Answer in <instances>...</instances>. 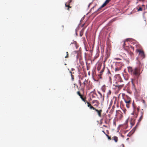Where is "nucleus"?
<instances>
[{"label": "nucleus", "mask_w": 147, "mask_h": 147, "mask_svg": "<svg viewBox=\"0 0 147 147\" xmlns=\"http://www.w3.org/2000/svg\"><path fill=\"white\" fill-rule=\"evenodd\" d=\"M128 69L129 73H130L131 75L136 76L137 78L139 77L143 71V69H142L141 71V68L139 67H136L134 68L129 67L128 68Z\"/></svg>", "instance_id": "nucleus-1"}, {"label": "nucleus", "mask_w": 147, "mask_h": 147, "mask_svg": "<svg viewBox=\"0 0 147 147\" xmlns=\"http://www.w3.org/2000/svg\"><path fill=\"white\" fill-rule=\"evenodd\" d=\"M96 101L93 100L92 101V106L93 105V104H94V103ZM92 110H94V111L96 112L98 114V115L99 117L101 116V114H100V111H99L98 110L96 109L94 107L92 106Z\"/></svg>", "instance_id": "nucleus-2"}, {"label": "nucleus", "mask_w": 147, "mask_h": 147, "mask_svg": "<svg viewBox=\"0 0 147 147\" xmlns=\"http://www.w3.org/2000/svg\"><path fill=\"white\" fill-rule=\"evenodd\" d=\"M138 51L139 52V55L142 57V59L145 58V55L143 51L138 50Z\"/></svg>", "instance_id": "nucleus-3"}, {"label": "nucleus", "mask_w": 147, "mask_h": 147, "mask_svg": "<svg viewBox=\"0 0 147 147\" xmlns=\"http://www.w3.org/2000/svg\"><path fill=\"white\" fill-rule=\"evenodd\" d=\"M138 125V123L136 126L134 127L129 132V134L131 133V135L133 134L135 132V131L136 130V128Z\"/></svg>", "instance_id": "nucleus-4"}, {"label": "nucleus", "mask_w": 147, "mask_h": 147, "mask_svg": "<svg viewBox=\"0 0 147 147\" xmlns=\"http://www.w3.org/2000/svg\"><path fill=\"white\" fill-rule=\"evenodd\" d=\"M71 0H69V1L67 2L65 4V6L67 7V9L68 10H69V8L71 7L69 6V3L71 2Z\"/></svg>", "instance_id": "nucleus-5"}, {"label": "nucleus", "mask_w": 147, "mask_h": 147, "mask_svg": "<svg viewBox=\"0 0 147 147\" xmlns=\"http://www.w3.org/2000/svg\"><path fill=\"white\" fill-rule=\"evenodd\" d=\"M80 97L81 98L83 101H84V102H85L86 101V98L85 97H84V95H82L80 96Z\"/></svg>", "instance_id": "nucleus-6"}, {"label": "nucleus", "mask_w": 147, "mask_h": 147, "mask_svg": "<svg viewBox=\"0 0 147 147\" xmlns=\"http://www.w3.org/2000/svg\"><path fill=\"white\" fill-rule=\"evenodd\" d=\"M106 5V4L105 3H104L99 8H98L97 10L98 11L100 10V9L105 7Z\"/></svg>", "instance_id": "nucleus-7"}, {"label": "nucleus", "mask_w": 147, "mask_h": 147, "mask_svg": "<svg viewBox=\"0 0 147 147\" xmlns=\"http://www.w3.org/2000/svg\"><path fill=\"white\" fill-rule=\"evenodd\" d=\"M84 30V29L83 28L80 32V36H82L83 35Z\"/></svg>", "instance_id": "nucleus-8"}, {"label": "nucleus", "mask_w": 147, "mask_h": 147, "mask_svg": "<svg viewBox=\"0 0 147 147\" xmlns=\"http://www.w3.org/2000/svg\"><path fill=\"white\" fill-rule=\"evenodd\" d=\"M86 102L87 103V106H88V107H89L90 108V109H92V106L88 102H86Z\"/></svg>", "instance_id": "nucleus-9"}, {"label": "nucleus", "mask_w": 147, "mask_h": 147, "mask_svg": "<svg viewBox=\"0 0 147 147\" xmlns=\"http://www.w3.org/2000/svg\"><path fill=\"white\" fill-rule=\"evenodd\" d=\"M113 140L115 142H117L118 141V138L117 136H114L113 138Z\"/></svg>", "instance_id": "nucleus-10"}, {"label": "nucleus", "mask_w": 147, "mask_h": 147, "mask_svg": "<svg viewBox=\"0 0 147 147\" xmlns=\"http://www.w3.org/2000/svg\"><path fill=\"white\" fill-rule=\"evenodd\" d=\"M124 100L125 103L127 104L129 103L130 102V100H129L128 101H126V100L125 99H124Z\"/></svg>", "instance_id": "nucleus-11"}, {"label": "nucleus", "mask_w": 147, "mask_h": 147, "mask_svg": "<svg viewBox=\"0 0 147 147\" xmlns=\"http://www.w3.org/2000/svg\"><path fill=\"white\" fill-rule=\"evenodd\" d=\"M131 40H132V38H127L125 40V41H128V40H129V41L130 42H131Z\"/></svg>", "instance_id": "nucleus-12"}, {"label": "nucleus", "mask_w": 147, "mask_h": 147, "mask_svg": "<svg viewBox=\"0 0 147 147\" xmlns=\"http://www.w3.org/2000/svg\"><path fill=\"white\" fill-rule=\"evenodd\" d=\"M69 72H70V74H71V78L72 80H73L74 79V76L73 75H72V73L71 71H70Z\"/></svg>", "instance_id": "nucleus-13"}, {"label": "nucleus", "mask_w": 147, "mask_h": 147, "mask_svg": "<svg viewBox=\"0 0 147 147\" xmlns=\"http://www.w3.org/2000/svg\"><path fill=\"white\" fill-rule=\"evenodd\" d=\"M111 0H106L104 2L106 5L108 4Z\"/></svg>", "instance_id": "nucleus-14"}, {"label": "nucleus", "mask_w": 147, "mask_h": 147, "mask_svg": "<svg viewBox=\"0 0 147 147\" xmlns=\"http://www.w3.org/2000/svg\"><path fill=\"white\" fill-rule=\"evenodd\" d=\"M105 68V65H104L103 69L101 70V71L100 72V73L101 74L104 71Z\"/></svg>", "instance_id": "nucleus-15"}, {"label": "nucleus", "mask_w": 147, "mask_h": 147, "mask_svg": "<svg viewBox=\"0 0 147 147\" xmlns=\"http://www.w3.org/2000/svg\"><path fill=\"white\" fill-rule=\"evenodd\" d=\"M142 116H141L140 117L139 119L138 120V123L140 122V121H141V119H142Z\"/></svg>", "instance_id": "nucleus-16"}, {"label": "nucleus", "mask_w": 147, "mask_h": 147, "mask_svg": "<svg viewBox=\"0 0 147 147\" xmlns=\"http://www.w3.org/2000/svg\"><path fill=\"white\" fill-rule=\"evenodd\" d=\"M125 45V42H124L123 45V47L124 48V50H126V51H127V50L125 48V47L124 46Z\"/></svg>", "instance_id": "nucleus-17"}, {"label": "nucleus", "mask_w": 147, "mask_h": 147, "mask_svg": "<svg viewBox=\"0 0 147 147\" xmlns=\"http://www.w3.org/2000/svg\"><path fill=\"white\" fill-rule=\"evenodd\" d=\"M106 136L107 137L108 139L109 140H110L111 139V137H109L108 135L106 134Z\"/></svg>", "instance_id": "nucleus-18"}, {"label": "nucleus", "mask_w": 147, "mask_h": 147, "mask_svg": "<svg viewBox=\"0 0 147 147\" xmlns=\"http://www.w3.org/2000/svg\"><path fill=\"white\" fill-rule=\"evenodd\" d=\"M67 55L65 57V58H67L68 57V53L67 52H66Z\"/></svg>", "instance_id": "nucleus-19"}, {"label": "nucleus", "mask_w": 147, "mask_h": 147, "mask_svg": "<svg viewBox=\"0 0 147 147\" xmlns=\"http://www.w3.org/2000/svg\"><path fill=\"white\" fill-rule=\"evenodd\" d=\"M142 8L141 7H140L138 9V11H142Z\"/></svg>", "instance_id": "nucleus-20"}, {"label": "nucleus", "mask_w": 147, "mask_h": 147, "mask_svg": "<svg viewBox=\"0 0 147 147\" xmlns=\"http://www.w3.org/2000/svg\"><path fill=\"white\" fill-rule=\"evenodd\" d=\"M77 94L78 95L80 96L81 95H82V94H80V91H78V92H77Z\"/></svg>", "instance_id": "nucleus-21"}, {"label": "nucleus", "mask_w": 147, "mask_h": 147, "mask_svg": "<svg viewBox=\"0 0 147 147\" xmlns=\"http://www.w3.org/2000/svg\"><path fill=\"white\" fill-rule=\"evenodd\" d=\"M130 124L131 125V128L134 125V124L133 123L131 122H130Z\"/></svg>", "instance_id": "nucleus-22"}, {"label": "nucleus", "mask_w": 147, "mask_h": 147, "mask_svg": "<svg viewBox=\"0 0 147 147\" xmlns=\"http://www.w3.org/2000/svg\"><path fill=\"white\" fill-rule=\"evenodd\" d=\"M87 82V81H86V80H85L83 84H84V86H85V85H86V83Z\"/></svg>", "instance_id": "nucleus-23"}, {"label": "nucleus", "mask_w": 147, "mask_h": 147, "mask_svg": "<svg viewBox=\"0 0 147 147\" xmlns=\"http://www.w3.org/2000/svg\"><path fill=\"white\" fill-rule=\"evenodd\" d=\"M98 93L100 95V97H102V95L100 93V92H98Z\"/></svg>", "instance_id": "nucleus-24"}, {"label": "nucleus", "mask_w": 147, "mask_h": 147, "mask_svg": "<svg viewBox=\"0 0 147 147\" xmlns=\"http://www.w3.org/2000/svg\"><path fill=\"white\" fill-rule=\"evenodd\" d=\"M126 106L127 107V108H129V106L127 104L126 105Z\"/></svg>", "instance_id": "nucleus-25"}, {"label": "nucleus", "mask_w": 147, "mask_h": 147, "mask_svg": "<svg viewBox=\"0 0 147 147\" xmlns=\"http://www.w3.org/2000/svg\"><path fill=\"white\" fill-rule=\"evenodd\" d=\"M78 30L77 29V28L76 29V35H77V31Z\"/></svg>", "instance_id": "nucleus-26"}, {"label": "nucleus", "mask_w": 147, "mask_h": 147, "mask_svg": "<svg viewBox=\"0 0 147 147\" xmlns=\"http://www.w3.org/2000/svg\"><path fill=\"white\" fill-rule=\"evenodd\" d=\"M128 122V119H127V120H126L125 123H126L127 124V123Z\"/></svg>", "instance_id": "nucleus-27"}, {"label": "nucleus", "mask_w": 147, "mask_h": 147, "mask_svg": "<svg viewBox=\"0 0 147 147\" xmlns=\"http://www.w3.org/2000/svg\"><path fill=\"white\" fill-rule=\"evenodd\" d=\"M93 105L95 106V107H97L98 106V105L96 104H94Z\"/></svg>", "instance_id": "nucleus-28"}, {"label": "nucleus", "mask_w": 147, "mask_h": 147, "mask_svg": "<svg viewBox=\"0 0 147 147\" xmlns=\"http://www.w3.org/2000/svg\"><path fill=\"white\" fill-rule=\"evenodd\" d=\"M142 102L144 104H145V100H142Z\"/></svg>", "instance_id": "nucleus-29"}, {"label": "nucleus", "mask_w": 147, "mask_h": 147, "mask_svg": "<svg viewBox=\"0 0 147 147\" xmlns=\"http://www.w3.org/2000/svg\"><path fill=\"white\" fill-rule=\"evenodd\" d=\"M141 116H142V115H143V113L142 111H141Z\"/></svg>", "instance_id": "nucleus-30"}, {"label": "nucleus", "mask_w": 147, "mask_h": 147, "mask_svg": "<svg viewBox=\"0 0 147 147\" xmlns=\"http://www.w3.org/2000/svg\"><path fill=\"white\" fill-rule=\"evenodd\" d=\"M134 102H133L132 103V106H133L134 109Z\"/></svg>", "instance_id": "nucleus-31"}, {"label": "nucleus", "mask_w": 147, "mask_h": 147, "mask_svg": "<svg viewBox=\"0 0 147 147\" xmlns=\"http://www.w3.org/2000/svg\"><path fill=\"white\" fill-rule=\"evenodd\" d=\"M79 83L80 84V85L81 86V83L80 81V80H79Z\"/></svg>", "instance_id": "nucleus-32"}, {"label": "nucleus", "mask_w": 147, "mask_h": 147, "mask_svg": "<svg viewBox=\"0 0 147 147\" xmlns=\"http://www.w3.org/2000/svg\"><path fill=\"white\" fill-rule=\"evenodd\" d=\"M123 138H124V136H123V135H122L121 134V135H120Z\"/></svg>", "instance_id": "nucleus-33"}, {"label": "nucleus", "mask_w": 147, "mask_h": 147, "mask_svg": "<svg viewBox=\"0 0 147 147\" xmlns=\"http://www.w3.org/2000/svg\"><path fill=\"white\" fill-rule=\"evenodd\" d=\"M130 47L132 49H133V50H134V48L133 47H132L131 46H130Z\"/></svg>", "instance_id": "nucleus-34"}, {"label": "nucleus", "mask_w": 147, "mask_h": 147, "mask_svg": "<svg viewBox=\"0 0 147 147\" xmlns=\"http://www.w3.org/2000/svg\"><path fill=\"white\" fill-rule=\"evenodd\" d=\"M84 17H83L81 19V21L82 20H84Z\"/></svg>", "instance_id": "nucleus-35"}, {"label": "nucleus", "mask_w": 147, "mask_h": 147, "mask_svg": "<svg viewBox=\"0 0 147 147\" xmlns=\"http://www.w3.org/2000/svg\"><path fill=\"white\" fill-rule=\"evenodd\" d=\"M102 131V132H103V133H104V134L106 135V134L105 133V131Z\"/></svg>", "instance_id": "nucleus-36"}, {"label": "nucleus", "mask_w": 147, "mask_h": 147, "mask_svg": "<svg viewBox=\"0 0 147 147\" xmlns=\"http://www.w3.org/2000/svg\"><path fill=\"white\" fill-rule=\"evenodd\" d=\"M74 70H75V69H74L73 68H72L71 69V70H72V71H74Z\"/></svg>", "instance_id": "nucleus-37"}, {"label": "nucleus", "mask_w": 147, "mask_h": 147, "mask_svg": "<svg viewBox=\"0 0 147 147\" xmlns=\"http://www.w3.org/2000/svg\"><path fill=\"white\" fill-rule=\"evenodd\" d=\"M88 74L89 76H90V72H88Z\"/></svg>", "instance_id": "nucleus-38"}, {"label": "nucleus", "mask_w": 147, "mask_h": 147, "mask_svg": "<svg viewBox=\"0 0 147 147\" xmlns=\"http://www.w3.org/2000/svg\"><path fill=\"white\" fill-rule=\"evenodd\" d=\"M92 79H93V80H94V81H96V80H95V79L94 78H93V76H92Z\"/></svg>", "instance_id": "nucleus-39"}, {"label": "nucleus", "mask_w": 147, "mask_h": 147, "mask_svg": "<svg viewBox=\"0 0 147 147\" xmlns=\"http://www.w3.org/2000/svg\"><path fill=\"white\" fill-rule=\"evenodd\" d=\"M109 93L110 94L111 93V91L110 90H109Z\"/></svg>", "instance_id": "nucleus-40"}, {"label": "nucleus", "mask_w": 147, "mask_h": 147, "mask_svg": "<svg viewBox=\"0 0 147 147\" xmlns=\"http://www.w3.org/2000/svg\"><path fill=\"white\" fill-rule=\"evenodd\" d=\"M137 110H138V111H139V108H137Z\"/></svg>", "instance_id": "nucleus-41"}, {"label": "nucleus", "mask_w": 147, "mask_h": 147, "mask_svg": "<svg viewBox=\"0 0 147 147\" xmlns=\"http://www.w3.org/2000/svg\"><path fill=\"white\" fill-rule=\"evenodd\" d=\"M127 136H128V137H130V136H129V134H128L127 135Z\"/></svg>", "instance_id": "nucleus-42"}, {"label": "nucleus", "mask_w": 147, "mask_h": 147, "mask_svg": "<svg viewBox=\"0 0 147 147\" xmlns=\"http://www.w3.org/2000/svg\"><path fill=\"white\" fill-rule=\"evenodd\" d=\"M112 102H111L110 104V106H111V105H112Z\"/></svg>", "instance_id": "nucleus-43"}, {"label": "nucleus", "mask_w": 147, "mask_h": 147, "mask_svg": "<svg viewBox=\"0 0 147 147\" xmlns=\"http://www.w3.org/2000/svg\"><path fill=\"white\" fill-rule=\"evenodd\" d=\"M91 4V3H90L89 4V5H88V7H89V6H90V5Z\"/></svg>", "instance_id": "nucleus-44"}, {"label": "nucleus", "mask_w": 147, "mask_h": 147, "mask_svg": "<svg viewBox=\"0 0 147 147\" xmlns=\"http://www.w3.org/2000/svg\"><path fill=\"white\" fill-rule=\"evenodd\" d=\"M102 90L103 91V92H105V90H104L103 89H102Z\"/></svg>", "instance_id": "nucleus-45"}, {"label": "nucleus", "mask_w": 147, "mask_h": 147, "mask_svg": "<svg viewBox=\"0 0 147 147\" xmlns=\"http://www.w3.org/2000/svg\"><path fill=\"white\" fill-rule=\"evenodd\" d=\"M108 73H109V74H110V71H109V69H108Z\"/></svg>", "instance_id": "nucleus-46"}, {"label": "nucleus", "mask_w": 147, "mask_h": 147, "mask_svg": "<svg viewBox=\"0 0 147 147\" xmlns=\"http://www.w3.org/2000/svg\"><path fill=\"white\" fill-rule=\"evenodd\" d=\"M108 50L106 49V52H108Z\"/></svg>", "instance_id": "nucleus-47"}, {"label": "nucleus", "mask_w": 147, "mask_h": 147, "mask_svg": "<svg viewBox=\"0 0 147 147\" xmlns=\"http://www.w3.org/2000/svg\"><path fill=\"white\" fill-rule=\"evenodd\" d=\"M119 86H116V87H119Z\"/></svg>", "instance_id": "nucleus-48"}, {"label": "nucleus", "mask_w": 147, "mask_h": 147, "mask_svg": "<svg viewBox=\"0 0 147 147\" xmlns=\"http://www.w3.org/2000/svg\"><path fill=\"white\" fill-rule=\"evenodd\" d=\"M143 17H144V13H143Z\"/></svg>", "instance_id": "nucleus-49"}, {"label": "nucleus", "mask_w": 147, "mask_h": 147, "mask_svg": "<svg viewBox=\"0 0 147 147\" xmlns=\"http://www.w3.org/2000/svg\"><path fill=\"white\" fill-rule=\"evenodd\" d=\"M84 24H83V25H82V27H83V26H84Z\"/></svg>", "instance_id": "nucleus-50"}, {"label": "nucleus", "mask_w": 147, "mask_h": 147, "mask_svg": "<svg viewBox=\"0 0 147 147\" xmlns=\"http://www.w3.org/2000/svg\"><path fill=\"white\" fill-rule=\"evenodd\" d=\"M131 115H134V113H131Z\"/></svg>", "instance_id": "nucleus-51"}, {"label": "nucleus", "mask_w": 147, "mask_h": 147, "mask_svg": "<svg viewBox=\"0 0 147 147\" xmlns=\"http://www.w3.org/2000/svg\"><path fill=\"white\" fill-rule=\"evenodd\" d=\"M122 146H123V147H124V145L123 144H122Z\"/></svg>", "instance_id": "nucleus-52"}, {"label": "nucleus", "mask_w": 147, "mask_h": 147, "mask_svg": "<svg viewBox=\"0 0 147 147\" xmlns=\"http://www.w3.org/2000/svg\"><path fill=\"white\" fill-rule=\"evenodd\" d=\"M105 86V85H103L102 86V87H104V86Z\"/></svg>", "instance_id": "nucleus-53"}, {"label": "nucleus", "mask_w": 147, "mask_h": 147, "mask_svg": "<svg viewBox=\"0 0 147 147\" xmlns=\"http://www.w3.org/2000/svg\"><path fill=\"white\" fill-rule=\"evenodd\" d=\"M98 56V55H97L96 58Z\"/></svg>", "instance_id": "nucleus-54"}, {"label": "nucleus", "mask_w": 147, "mask_h": 147, "mask_svg": "<svg viewBox=\"0 0 147 147\" xmlns=\"http://www.w3.org/2000/svg\"><path fill=\"white\" fill-rule=\"evenodd\" d=\"M90 52H91V55H92V53H91V51H90Z\"/></svg>", "instance_id": "nucleus-55"}, {"label": "nucleus", "mask_w": 147, "mask_h": 147, "mask_svg": "<svg viewBox=\"0 0 147 147\" xmlns=\"http://www.w3.org/2000/svg\"><path fill=\"white\" fill-rule=\"evenodd\" d=\"M117 70V68H116V69H115V70L116 71V70Z\"/></svg>", "instance_id": "nucleus-56"}, {"label": "nucleus", "mask_w": 147, "mask_h": 147, "mask_svg": "<svg viewBox=\"0 0 147 147\" xmlns=\"http://www.w3.org/2000/svg\"><path fill=\"white\" fill-rule=\"evenodd\" d=\"M94 7H92V9H93V8H94Z\"/></svg>", "instance_id": "nucleus-57"}, {"label": "nucleus", "mask_w": 147, "mask_h": 147, "mask_svg": "<svg viewBox=\"0 0 147 147\" xmlns=\"http://www.w3.org/2000/svg\"><path fill=\"white\" fill-rule=\"evenodd\" d=\"M144 21L146 22V19H145V20H144Z\"/></svg>", "instance_id": "nucleus-58"}, {"label": "nucleus", "mask_w": 147, "mask_h": 147, "mask_svg": "<svg viewBox=\"0 0 147 147\" xmlns=\"http://www.w3.org/2000/svg\"><path fill=\"white\" fill-rule=\"evenodd\" d=\"M129 138H127V140H128Z\"/></svg>", "instance_id": "nucleus-59"}, {"label": "nucleus", "mask_w": 147, "mask_h": 147, "mask_svg": "<svg viewBox=\"0 0 147 147\" xmlns=\"http://www.w3.org/2000/svg\"><path fill=\"white\" fill-rule=\"evenodd\" d=\"M124 111V112L125 113V111Z\"/></svg>", "instance_id": "nucleus-60"}, {"label": "nucleus", "mask_w": 147, "mask_h": 147, "mask_svg": "<svg viewBox=\"0 0 147 147\" xmlns=\"http://www.w3.org/2000/svg\"><path fill=\"white\" fill-rule=\"evenodd\" d=\"M114 123H115V122H114Z\"/></svg>", "instance_id": "nucleus-61"}, {"label": "nucleus", "mask_w": 147, "mask_h": 147, "mask_svg": "<svg viewBox=\"0 0 147 147\" xmlns=\"http://www.w3.org/2000/svg\"><path fill=\"white\" fill-rule=\"evenodd\" d=\"M103 100H104V97L103 98Z\"/></svg>", "instance_id": "nucleus-62"}, {"label": "nucleus", "mask_w": 147, "mask_h": 147, "mask_svg": "<svg viewBox=\"0 0 147 147\" xmlns=\"http://www.w3.org/2000/svg\"><path fill=\"white\" fill-rule=\"evenodd\" d=\"M92 48H93V46H92Z\"/></svg>", "instance_id": "nucleus-63"}, {"label": "nucleus", "mask_w": 147, "mask_h": 147, "mask_svg": "<svg viewBox=\"0 0 147 147\" xmlns=\"http://www.w3.org/2000/svg\"><path fill=\"white\" fill-rule=\"evenodd\" d=\"M92 73H93V71H92Z\"/></svg>", "instance_id": "nucleus-64"}]
</instances>
